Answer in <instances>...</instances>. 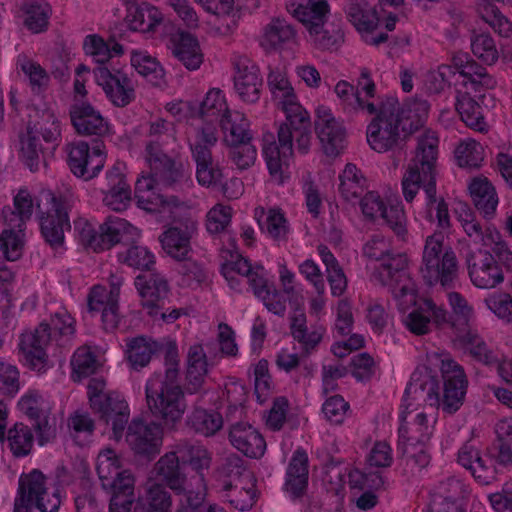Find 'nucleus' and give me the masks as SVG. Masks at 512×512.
<instances>
[{"label":"nucleus","instance_id":"obj_1","mask_svg":"<svg viewBox=\"0 0 512 512\" xmlns=\"http://www.w3.org/2000/svg\"><path fill=\"white\" fill-rule=\"evenodd\" d=\"M439 139L435 132L426 131L418 137L415 155L402 180L405 200L411 202L422 186L425 193V214L437 222L441 230L451 227L448 203L436 194V164Z\"/></svg>","mask_w":512,"mask_h":512},{"label":"nucleus","instance_id":"obj_2","mask_svg":"<svg viewBox=\"0 0 512 512\" xmlns=\"http://www.w3.org/2000/svg\"><path fill=\"white\" fill-rule=\"evenodd\" d=\"M277 103L286 116V122L278 129V142L264 144L263 154L271 176L282 180L292 161L293 141H296L299 153L308 152L311 124L308 112L298 102L295 94Z\"/></svg>","mask_w":512,"mask_h":512},{"label":"nucleus","instance_id":"obj_3","mask_svg":"<svg viewBox=\"0 0 512 512\" xmlns=\"http://www.w3.org/2000/svg\"><path fill=\"white\" fill-rule=\"evenodd\" d=\"M362 254L378 263L371 268V282L387 287L398 301L415 302L416 286L407 270V256L395 251L389 238L381 234L371 236L363 245Z\"/></svg>","mask_w":512,"mask_h":512},{"label":"nucleus","instance_id":"obj_4","mask_svg":"<svg viewBox=\"0 0 512 512\" xmlns=\"http://www.w3.org/2000/svg\"><path fill=\"white\" fill-rule=\"evenodd\" d=\"M178 367L177 352L169 350L165 356V371L152 374L145 385L149 411L165 423L179 421L187 408L184 390L178 382Z\"/></svg>","mask_w":512,"mask_h":512},{"label":"nucleus","instance_id":"obj_5","mask_svg":"<svg viewBox=\"0 0 512 512\" xmlns=\"http://www.w3.org/2000/svg\"><path fill=\"white\" fill-rule=\"evenodd\" d=\"M419 401H424L431 407L440 406V386L434 377L420 383L411 382L405 389L398 429L399 442L402 444L426 445L433 434L435 419L430 421L425 412H417L413 420L408 421L409 416L417 410Z\"/></svg>","mask_w":512,"mask_h":512},{"label":"nucleus","instance_id":"obj_6","mask_svg":"<svg viewBox=\"0 0 512 512\" xmlns=\"http://www.w3.org/2000/svg\"><path fill=\"white\" fill-rule=\"evenodd\" d=\"M76 321L66 309L51 315L49 321H42L33 331L21 334L19 349L29 367L38 372L46 367L48 344L55 342L59 347L71 343L76 334Z\"/></svg>","mask_w":512,"mask_h":512},{"label":"nucleus","instance_id":"obj_7","mask_svg":"<svg viewBox=\"0 0 512 512\" xmlns=\"http://www.w3.org/2000/svg\"><path fill=\"white\" fill-rule=\"evenodd\" d=\"M61 503L60 489L51 487L39 469L19 476L13 512H30L32 506L40 512H58Z\"/></svg>","mask_w":512,"mask_h":512},{"label":"nucleus","instance_id":"obj_8","mask_svg":"<svg viewBox=\"0 0 512 512\" xmlns=\"http://www.w3.org/2000/svg\"><path fill=\"white\" fill-rule=\"evenodd\" d=\"M376 117L366 131L367 143L378 153L401 148L406 136L403 134L401 115H397V98L387 96L377 106Z\"/></svg>","mask_w":512,"mask_h":512},{"label":"nucleus","instance_id":"obj_9","mask_svg":"<svg viewBox=\"0 0 512 512\" xmlns=\"http://www.w3.org/2000/svg\"><path fill=\"white\" fill-rule=\"evenodd\" d=\"M444 235L435 232L426 238L421 274L428 285L440 282L449 285L457 272V259L454 251L443 244Z\"/></svg>","mask_w":512,"mask_h":512},{"label":"nucleus","instance_id":"obj_10","mask_svg":"<svg viewBox=\"0 0 512 512\" xmlns=\"http://www.w3.org/2000/svg\"><path fill=\"white\" fill-rule=\"evenodd\" d=\"M48 208L39 210V223L41 234L52 247L60 246L64 241V231L70 230L69 211L73 206L71 195L52 192L46 194Z\"/></svg>","mask_w":512,"mask_h":512},{"label":"nucleus","instance_id":"obj_11","mask_svg":"<svg viewBox=\"0 0 512 512\" xmlns=\"http://www.w3.org/2000/svg\"><path fill=\"white\" fill-rule=\"evenodd\" d=\"M448 303L452 310L447 313V321L444 325H449L455 333L456 343L466 352L474 357L480 356V341L476 330L469 328L470 320L473 317V309L467 300L458 292L448 293Z\"/></svg>","mask_w":512,"mask_h":512},{"label":"nucleus","instance_id":"obj_12","mask_svg":"<svg viewBox=\"0 0 512 512\" xmlns=\"http://www.w3.org/2000/svg\"><path fill=\"white\" fill-rule=\"evenodd\" d=\"M470 488L461 479L446 477L429 489V512H466Z\"/></svg>","mask_w":512,"mask_h":512},{"label":"nucleus","instance_id":"obj_13","mask_svg":"<svg viewBox=\"0 0 512 512\" xmlns=\"http://www.w3.org/2000/svg\"><path fill=\"white\" fill-rule=\"evenodd\" d=\"M444 381L443 397L440 406L449 414L455 413L462 405L466 393L467 380L461 366L448 354L436 356Z\"/></svg>","mask_w":512,"mask_h":512},{"label":"nucleus","instance_id":"obj_14","mask_svg":"<svg viewBox=\"0 0 512 512\" xmlns=\"http://www.w3.org/2000/svg\"><path fill=\"white\" fill-rule=\"evenodd\" d=\"M96 83L117 107H125L135 99L132 79L122 69L98 66L93 71Z\"/></svg>","mask_w":512,"mask_h":512},{"label":"nucleus","instance_id":"obj_15","mask_svg":"<svg viewBox=\"0 0 512 512\" xmlns=\"http://www.w3.org/2000/svg\"><path fill=\"white\" fill-rule=\"evenodd\" d=\"M68 165L71 172L84 180L96 177L105 164L104 145L97 143L92 152L84 141H77L66 146Z\"/></svg>","mask_w":512,"mask_h":512},{"label":"nucleus","instance_id":"obj_16","mask_svg":"<svg viewBox=\"0 0 512 512\" xmlns=\"http://www.w3.org/2000/svg\"><path fill=\"white\" fill-rule=\"evenodd\" d=\"M234 67V89L239 98L249 104L260 98L263 80L258 67L246 56L236 55L232 59Z\"/></svg>","mask_w":512,"mask_h":512},{"label":"nucleus","instance_id":"obj_17","mask_svg":"<svg viewBox=\"0 0 512 512\" xmlns=\"http://www.w3.org/2000/svg\"><path fill=\"white\" fill-rule=\"evenodd\" d=\"M315 130L324 152L328 156H335L343 147L345 130L340 121L333 115L331 109L319 105L316 110Z\"/></svg>","mask_w":512,"mask_h":512},{"label":"nucleus","instance_id":"obj_18","mask_svg":"<svg viewBox=\"0 0 512 512\" xmlns=\"http://www.w3.org/2000/svg\"><path fill=\"white\" fill-rule=\"evenodd\" d=\"M162 434L160 424L135 419L128 426L127 442L135 453L155 456L162 446Z\"/></svg>","mask_w":512,"mask_h":512},{"label":"nucleus","instance_id":"obj_19","mask_svg":"<svg viewBox=\"0 0 512 512\" xmlns=\"http://www.w3.org/2000/svg\"><path fill=\"white\" fill-rule=\"evenodd\" d=\"M134 283L142 306L147 309L150 316H158L168 294L166 279L159 273H148L138 275Z\"/></svg>","mask_w":512,"mask_h":512},{"label":"nucleus","instance_id":"obj_20","mask_svg":"<svg viewBox=\"0 0 512 512\" xmlns=\"http://www.w3.org/2000/svg\"><path fill=\"white\" fill-rule=\"evenodd\" d=\"M446 321L447 311L428 298L408 313L403 320L406 328L415 335L429 333L432 322L440 327Z\"/></svg>","mask_w":512,"mask_h":512},{"label":"nucleus","instance_id":"obj_21","mask_svg":"<svg viewBox=\"0 0 512 512\" xmlns=\"http://www.w3.org/2000/svg\"><path fill=\"white\" fill-rule=\"evenodd\" d=\"M196 229V222L192 220L185 225L168 228L160 236L163 250L176 261L187 259L193 253L191 239Z\"/></svg>","mask_w":512,"mask_h":512},{"label":"nucleus","instance_id":"obj_22","mask_svg":"<svg viewBox=\"0 0 512 512\" xmlns=\"http://www.w3.org/2000/svg\"><path fill=\"white\" fill-rule=\"evenodd\" d=\"M229 441L234 448L250 458H261L266 451L264 437L256 428L245 422H238L231 426Z\"/></svg>","mask_w":512,"mask_h":512},{"label":"nucleus","instance_id":"obj_23","mask_svg":"<svg viewBox=\"0 0 512 512\" xmlns=\"http://www.w3.org/2000/svg\"><path fill=\"white\" fill-rule=\"evenodd\" d=\"M69 114L73 127L80 135L103 136L108 132V122L87 102L73 104Z\"/></svg>","mask_w":512,"mask_h":512},{"label":"nucleus","instance_id":"obj_24","mask_svg":"<svg viewBox=\"0 0 512 512\" xmlns=\"http://www.w3.org/2000/svg\"><path fill=\"white\" fill-rule=\"evenodd\" d=\"M290 331L294 340L300 344L302 351L307 355L317 350L326 334L325 326L318 322L307 325L303 310H298L291 316Z\"/></svg>","mask_w":512,"mask_h":512},{"label":"nucleus","instance_id":"obj_25","mask_svg":"<svg viewBox=\"0 0 512 512\" xmlns=\"http://www.w3.org/2000/svg\"><path fill=\"white\" fill-rule=\"evenodd\" d=\"M147 164L153 175L167 187L184 190L193 185L190 170L167 154L159 157V162Z\"/></svg>","mask_w":512,"mask_h":512},{"label":"nucleus","instance_id":"obj_26","mask_svg":"<svg viewBox=\"0 0 512 512\" xmlns=\"http://www.w3.org/2000/svg\"><path fill=\"white\" fill-rule=\"evenodd\" d=\"M106 287L95 285L91 288L87 304L90 312H101L103 327L107 331L116 329L120 322L119 304Z\"/></svg>","mask_w":512,"mask_h":512},{"label":"nucleus","instance_id":"obj_27","mask_svg":"<svg viewBox=\"0 0 512 512\" xmlns=\"http://www.w3.org/2000/svg\"><path fill=\"white\" fill-rule=\"evenodd\" d=\"M168 47L172 55L188 70H198L203 63L204 55L199 42L190 33L179 31L172 34Z\"/></svg>","mask_w":512,"mask_h":512},{"label":"nucleus","instance_id":"obj_28","mask_svg":"<svg viewBox=\"0 0 512 512\" xmlns=\"http://www.w3.org/2000/svg\"><path fill=\"white\" fill-rule=\"evenodd\" d=\"M100 408H93L100 418L107 424L111 423L116 439L121 438L129 420V407L124 398L116 393L109 392V396L102 401Z\"/></svg>","mask_w":512,"mask_h":512},{"label":"nucleus","instance_id":"obj_29","mask_svg":"<svg viewBox=\"0 0 512 512\" xmlns=\"http://www.w3.org/2000/svg\"><path fill=\"white\" fill-rule=\"evenodd\" d=\"M180 455L176 445L155 463L153 473L175 493L186 491L187 478L180 468Z\"/></svg>","mask_w":512,"mask_h":512},{"label":"nucleus","instance_id":"obj_30","mask_svg":"<svg viewBox=\"0 0 512 512\" xmlns=\"http://www.w3.org/2000/svg\"><path fill=\"white\" fill-rule=\"evenodd\" d=\"M308 486V455L303 448H297L288 464L284 488L293 498L304 495Z\"/></svg>","mask_w":512,"mask_h":512},{"label":"nucleus","instance_id":"obj_31","mask_svg":"<svg viewBox=\"0 0 512 512\" xmlns=\"http://www.w3.org/2000/svg\"><path fill=\"white\" fill-rule=\"evenodd\" d=\"M101 251L108 250L114 245L133 243L140 237V230L120 217H109L100 225Z\"/></svg>","mask_w":512,"mask_h":512},{"label":"nucleus","instance_id":"obj_32","mask_svg":"<svg viewBox=\"0 0 512 512\" xmlns=\"http://www.w3.org/2000/svg\"><path fill=\"white\" fill-rule=\"evenodd\" d=\"M152 175L141 176L135 184V197L138 206L146 211L160 212L165 206L179 207L181 202L176 197L165 198L155 191V179Z\"/></svg>","mask_w":512,"mask_h":512},{"label":"nucleus","instance_id":"obj_33","mask_svg":"<svg viewBox=\"0 0 512 512\" xmlns=\"http://www.w3.org/2000/svg\"><path fill=\"white\" fill-rule=\"evenodd\" d=\"M296 37L297 32L288 21L274 18L263 28L260 45L266 51L280 50L294 44Z\"/></svg>","mask_w":512,"mask_h":512},{"label":"nucleus","instance_id":"obj_34","mask_svg":"<svg viewBox=\"0 0 512 512\" xmlns=\"http://www.w3.org/2000/svg\"><path fill=\"white\" fill-rule=\"evenodd\" d=\"M219 125L223 134V142L227 146L241 144L253 139L250 121L240 111L232 110L228 114H224L220 118Z\"/></svg>","mask_w":512,"mask_h":512},{"label":"nucleus","instance_id":"obj_35","mask_svg":"<svg viewBox=\"0 0 512 512\" xmlns=\"http://www.w3.org/2000/svg\"><path fill=\"white\" fill-rule=\"evenodd\" d=\"M287 10L310 31L325 24L330 8L326 0H307L305 3L291 0L287 3Z\"/></svg>","mask_w":512,"mask_h":512},{"label":"nucleus","instance_id":"obj_36","mask_svg":"<svg viewBox=\"0 0 512 512\" xmlns=\"http://www.w3.org/2000/svg\"><path fill=\"white\" fill-rule=\"evenodd\" d=\"M145 137V160L157 163L159 157L166 155L162 146L166 139L173 137V125L163 118H156L148 123Z\"/></svg>","mask_w":512,"mask_h":512},{"label":"nucleus","instance_id":"obj_37","mask_svg":"<svg viewBox=\"0 0 512 512\" xmlns=\"http://www.w3.org/2000/svg\"><path fill=\"white\" fill-rule=\"evenodd\" d=\"M34 201L30 192L23 188L13 198V207L5 206L2 209L4 224L8 227L24 230L25 224L32 217Z\"/></svg>","mask_w":512,"mask_h":512},{"label":"nucleus","instance_id":"obj_38","mask_svg":"<svg viewBox=\"0 0 512 512\" xmlns=\"http://www.w3.org/2000/svg\"><path fill=\"white\" fill-rule=\"evenodd\" d=\"M208 373L207 357L201 345L195 344L187 354L186 391L189 394L198 393Z\"/></svg>","mask_w":512,"mask_h":512},{"label":"nucleus","instance_id":"obj_39","mask_svg":"<svg viewBox=\"0 0 512 512\" xmlns=\"http://www.w3.org/2000/svg\"><path fill=\"white\" fill-rule=\"evenodd\" d=\"M1 442L6 445V448L14 458L21 459L32 453L34 434L28 425L17 422L4 432V440Z\"/></svg>","mask_w":512,"mask_h":512},{"label":"nucleus","instance_id":"obj_40","mask_svg":"<svg viewBox=\"0 0 512 512\" xmlns=\"http://www.w3.org/2000/svg\"><path fill=\"white\" fill-rule=\"evenodd\" d=\"M254 218L261 231L275 240L284 239L289 231L288 221L280 208L266 210L258 206L254 209Z\"/></svg>","mask_w":512,"mask_h":512},{"label":"nucleus","instance_id":"obj_41","mask_svg":"<svg viewBox=\"0 0 512 512\" xmlns=\"http://www.w3.org/2000/svg\"><path fill=\"white\" fill-rule=\"evenodd\" d=\"M430 110L429 103L420 98L407 101L402 107L397 101V115H401L403 134L408 136L424 125Z\"/></svg>","mask_w":512,"mask_h":512},{"label":"nucleus","instance_id":"obj_42","mask_svg":"<svg viewBox=\"0 0 512 512\" xmlns=\"http://www.w3.org/2000/svg\"><path fill=\"white\" fill-rule=\"evenodd\" d=\"M334 91L343 111L347 114L363 111L369 115H373L377 112V105L374 102L364 100V98L359 96V93L356 92L355 87L347 81H339Z\"/></svg>","mask_w":512,"mask_h":512},{"label":"nucleus","instance_id":"obj_43","mask_svg":"<svg viewBox=\"0 0 512 512\" xmlns=\"http://www.w3.org/2000/svg\"><path fill=\"white\" fill-rule=\"evenodd\" d=\"M345 12L349 21L360 32L372 31L378 25L377 13L366 0H349Z\"/></svg>","mask_w":512,"mask_h":512},{"label":"nucleus","instance_id":"obj_44","mask_svg":"<svg viewBox=\"0 0 512 512\" xmlns=\"http://www.w3.org/2000/svg\"><path fill=\"white\" fill-rule=\"evenodd\" d=\"M338 191L347 202L357 201L366 189V178L356 165L348 163L339 175Z\"/></svg>","mask_w":512,"mask_h":512},{"label":"nucleus","instance_id":"obj_45","mask_svg":"<svg viewBox=\"0 0 512 512\" xmlns=\"http://www.w3.org/2000/svg\"><path fill=\"white\" fill-rule=\"evenodd\" d=\"M162 21L161 12L154 6L143 3L128 8L126 22L133 31L150 32Z\"/></svg>","mask_w":512,"mask_h":512},{"label":"nucleus","instance_id":"obj_46","mask_svg":"<svg viewBox=\"0 0 512 512\" xmlns=\"http://www.w3.org/2000/svg\"><path fill=\"white\" fill-rule=\"evenodd\" d=\"M215 122L213 120L201 121L200 124L195 125L193 133L189 137L192 156L202 155V153L203 155L211 154V148L218 141V130Z\"/></svg>","mask_w":512,"mask_h":512},{"label":"nucleus","instance_id":"obj_47","mask_svg":"<svg viewBox=\"0 0 512 512\" xmlns=\"http://www.w3.org/2000/svg\"><path fill=\"white\" fill-rule=\"evenodd\" d=\"M197 120L201 121H220L224 114L232 110L229 109L225 94L219 88L210 89L203 101L196 105Z\"/></svg>","mask_w":512,"mask_h":512},{"label":"nucleus","instance_id":"obj_48","mask_svg":"<svg viewBox=\"0 0 512 512\" xmlns=\"http://www.w3.org/2000/svg\"><path fill=\"white\" fill-rule=\"evenodd\" d=\"M141 503L146 512H171L172 498L162 483L148 479Z\"/></svg>","mask_w":512,"mask_h":512},{"label":"nucleus","instance_id":"obj_49","mask_svg":"<svg viewBox=\"0 0 512 512\" xmlns=\"http://www.w3.org/2000/svg\"><path fill=\"white\" fill-rule=\"evenodd\" d=\"M176 448L183 463H188L197 472V475L203 474L202 471L210 467L212 456L203 445L180 440L176 443Z\"/></svg>","mask_w":512,"mask_h":512},{"label":"nucleus","instance_id":"obj_50","mask_svg":"<svg viewBox=\"0 0 512 512\" xmlns=\"http://www.w3.org/2000/svg\"><path fill=\"white\" fill-rule=\"evenodd\" d=\"M130 62L135 71L152 85L158 86L163 82L164 70L157 59L148 52L132 50Z\"/></svg>","mask_w":512,"mask_h":512},{"label":"nucleus","instance_id":"obj_51","mask_svg":"<svg viewBox=\"0 0 512 512\" xmlns=\"http://www.w3.org/2000/svg\"><path fill=\"white\" fill-rule=\"evenodd\" d=\"M84 51L91 56L99 66L104 64L114 56H120L124 53V48L117 42H105L98 35H88L83 43Z\"/></svg>","mask_w":512,"mask_h":512},{"label":"nucleus","instance_id":"obj_52","mask_svg":"<svg viewBox=\"0 0 512 512\" xmlns=\"http://www.w3.org/2000/svg\"><path fill=\"white\" fill-rule=\"evenodd\" d=\"M24 25L32 33L45 31L51 16V7L44 0H31L24 4Z\"/></svg>","mask_w":512,"mask_h":512},{"label":"nucleus","instance_id":"obj_53","mask_svg":"<svg viewBox=\"0 0 512 512\" xmlns=\"http://www.w3.org/2000/svg\"><path fill=\"white\" fill-rule=\"evenodd\" d=\"M16 65L27 77L31 91L34 94H40L48 87L50 76L38 62L29 58L26 54H19Z\"/></svg>","mask_w":512,"mask_h":512},{"label":"nucleus","instance_id":"obj_54","mask_svg":"<svg viewBox=\"0 0 512 512\" xmlns=\"http://www.w3.org/2000/svg\"><path fill=\"white\" fill-rule=\"evenodd\" d=\"M155 350V343L143 336L132 338L126 343L127 360L135 370L147 366Z\"/></svg>","mask_w":512,"mask_h":512},{"label":"nucleus","instance_id":"obj_55","mask_svg":"<svg viewBox=\"0 0 512 512\" xmlns=\"http://www.w3.org/2000/svg\"><path fill=\"white\" fill-rule=\"evenodd\" d=\"M238 269L245 275L249 287L257 298L273 286L269 283L268 272L262 265L253 266L247 258L240 257Z\"/></svg>","mask_w":512,"mask_h":512},{"label":"nucleus","instance_id":"obj_56","mask_svg":"<svg viewBox=\"0 0 512 512\" xmlns=\"http://www.w3.org/2000/svg\"><path fill=\"white\" fill-rule=\"evenodd\" d=\"M120 263L138 270L151 271L156 263L155 255L145 246L133 245L117 255Z\"/></svg>","mask_w":512,"mask_h":512},{"label":"nucleus","instance_id":"obj_57","mask_svg":"<svg viewBox=\"0 0 512 512\" xmlns=\"http://www.w3.org/2000/svg\"><path fill=\"white\" fill-rule=\"evenodd\" d=\"M189 424L197 433L211 436L222 428L223 419L218 412L199 408L190 415Z\"/></svg>","mask_w":512,"mask_h":512},{"label":"nucleus","instance_id":"obj_58","mask_svg":"<svg viewBox=\"0 0 512 512\" xmlns=\"http://www.w3.org/2000/svg\"><path fill=\"white\" fill-rule=\"evenodd\" d=\"M482 21L501 37H509L512 34V23L495 4L489 1H482Z\"/></svg>","mask_w":512,"mask_h":512},{"label":"nucleus","instance_id":"obj_59","mask_svg":"<svg viewBox=\"0 0 512 512\" xmlns=\"http://www.w3.org/2000/svg\"><path fill=\"white\" fill-rule=\"evenodd\" d=\"M20 410L31 419L37 421L36 428L44 431L47 426L42 396L37 392H28L18 402Z\"/></svg>","mask_w":512,"mask_h":512},{"label":"nucleus","instance_id":"obj_60","mask_svg":"<svg viewBox=\"0 0 512 512\" xmlns=\"http://www.w3.org/2000/svg\"><path fill=\"white\" fill-rule=\"evenodd\" d=\"M196 162V178L200 185L210 187L220 183L221 169L213 163L212 154L193 156Z\"/></svg>","mask_w":512,"mask_h":512},{"label":"nucleus","instance_id":"obj_61","mask_svg":"<svg viewBox=\"0 0 512 512\" xmlns=\"http://www.w3.org/2000/svg\"><path fill=\"white\" fill-rule=\"evenodd\" d=\"M20 143L21 159L32 172L37 171L39 169L40 154L42 152V146L38 136L28 129L27 133L21 137Z\"/></svg>","mask_w":512,"mask_h":512},{"label":"nucleus","instance_id":"obj_62","mask_svg":"<svg viewBox=\"0 0 512 512\" xmlns=\"http://www.w3.org/2000/svg\"><path fill=\"white\" fill-rule=\"evenodd\" d=\"M308 33L314 45L321 50L337 48L343 40L342 31L335 27L329 28L326 23L313 27Z\"/></svg>","mask_w":512,"mask_h":512},{"label":"nucleus","instance_id":"obj_63","mask_svg":"<svg viewBox=\"0 0 512 512\" xmlns=\"http://www.w3.org/2000/svg\"><path fill=\"white\" fill-rule=\"evenodd\" d=\"M73 373L80 379L93 374L98 368V361L90 347L81 346L71 359Z\"/></svg>","mask_w":512,"mask_h":512},{"label":"nucleus","instance_id":"obj_64","mask_svg":"<svg viewBox=\"0 0 512 512\" xmlns=\"http://www.w3.org/2000/svg\"><path fill=\"white\" fill-rule=\"evenodd\" d=\"M498 444V459L502 464L512 463V423L500 420L495 426Z\"/></svg>","mask_w":512,"mask_h":512}]
</instances>
